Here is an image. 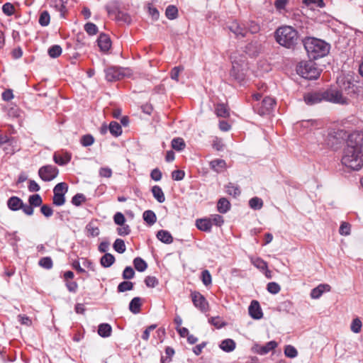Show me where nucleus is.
<instances>
[{"instance_id": "nucleus-63", "label": "nucleus", "mask_w": 363, "mask_h": 363, "mask_svg": "<svg viewBox=\"0 0 363 363\" xmlns=\"http://www.w3.org/2000/svg\"><path fill=\"white\" fill-rule=\"evenodd\" d=\"M105 9L108 15L114 14L117 10V3L112 1L106 5Z\"/></svg>"}, {"instance_id": "nucleus-50", "label": "nucleus", "mask_w": 363, "mask_h": 363, "mask_svg": "<svg viewBox=\"0 0 363 363\" xmlns=\"http://www.w3.org/2000/svg\"><path fill=\"white\" fill-rule=\"evenodd\" d=\"M267 291L272 294H278L280 290H281V287L280 286L276 283V282H269L268 284H267Z\"/></svg>"}, {"instance_id": "nucleus-7", "label": "nucleus", "mask_w": 363, "mask_h": 363, "mask_svg": "<svg viewBox=\"0 0 363 363\" xmlns=\"http://www.w3.org/2000/svg\"><path fill=\"white\" fill-rule=\"evenodd\" d=\"M68 186L65 182L58 183L53 189V204L61 206L65 203V194L67 192Z\"/></svg>"}, {"instance_id": "nucleus-16", "label": "nucleus", "mask_w": 363, "mask_h": 363, "mask_svg": "<svg viewBox=\"0 0 363 363\" xmlns=\"http://www.w3.org/2000/svg\"><path fill=\"white\" fill-rule=\"evenodd\" d=\"M261 50V44L257 39L251 40L246 46L245 52L251 56H255Z\"/></svg>"}, {"instance_id": "nucleus-45", "label": "nucleus", "mask_w": 363, "mask_h": 363, "mask_svg": "<svg viewBox=\"0 0 363 363\" xmlns=\"http://www.w3.org/2000/svg\"><path fill=\"white\" fill-rule=\"evenodd\" d=\"M39 265L46 269H50L52 267V260L49 257H43L39 260Z\"/></svg>"}, {"instance_id": "nucleus-52", "label": "nucleus", "mask_w": 363, "mask_h": 363, "mask_svg": "<svg viewBox=\"0 0 363 363\" xmlns=\"http://www.w3.org/2000/svg\"><path fill=\"white\" fill-rule=\"evenodd\" d=\"M209 220H212V225H215L216 226H221L223 223H224V220H223V216L218 215V214H214V215H212L211 218H208Z\"/></svg>"}, {"instance_id": "nucleus-5", "label": "nucleus", "mask_w": 363, "mask_h": 363, "mask_svg": "<svg viewBox=\"0 0 363 363\" xmlns=\"http://www.w3.org/2000/svg\"><path fill=\"white\" fill-rule=\"evenodd\" d=\"M105 72L106 79L110 82L121 80L133 75V71L128 67H111Z\"/></svg>"}, {"instance_id": "nucleus-8", "label": "nucleus", "mask_w": 363, "mask_h": 363, "mask_svg": "<svg viewBox=\"0 0 363 363\" xmlns=\"http://www.w3.org/2000/svg\"><path fill=\"white\" fill-rule=\"evenodd\" d=\"M59 174L58 169L53 165H45L38 170L40 178L44 182H50L55 179Z\"/></svg>"}, {"instance_id": "nucleus-39", "label": "nucleus", "mask_w": 363, "mask_h": 363, "mask_svg": "<svg viewBox=\"0 0 363 363\" xmlns=\"http://www.w3.org/2000/svg\"><path fill=\"white\" fill-rule=\"evenodd\" d=\"M226 192L229 195L233 196L234 197H236L240 194V190L239 187L232 183H230L226 186Z\"/></svg>"}, {"instance_id": "nucleus-4", "label": "nucleus", "mask_w": 363, "mask_h": 363, "mask_svg": "<svg viewBox=\"0 0 363 363\" xmlns=\"http://www.w3.org/2000/svg\"><path fill=\"white\" fill-rule=\"evenodd\" d=\"M296 71L299 75L308 79H315L320 74L315 64L311 61L299 63Z\"/></svg>"}, {"instance_id": "nucleus-20", "label": "nucleus", "mask_w": 363, "mask_h": 363, "mask_svg": "<svg viewBox=\"0 0 363 363\" xmlns=\"http://www.w3.org/2000/svg\"><path fill=\"white\" fill-rule=\"evenodd\" d=\"M98 45L101 51H108L111 46L110 38L106 34H101L98 38Z\"/></svg>"}, {"instance_id": "nucleus-57", "label": "nucleus", "mask_w": 363, "mask_h": 363, "mask_svg": "<svg viewBox=\"0 0 363 363\" xmlns=\"http://www.w3.org/2000/svg\"><path fill=\"white\" fill-rule=\"evenodd\" d=\"M135 272L131 267H126L123 272V278L124 279H130L134 277Z\"/></svg>"}, {"instance_id": "nucleus-42", "label": "nucleus", "mask_w": 363, "mask_h": 363, "mask_svg": "<svg viewBox=\"0 0 363 363\" xmlns=\"http://www.w3.org/2000/svg\"><path fill=\"white\" fill-rule=\"evenodd\" d=\"M50 21V16L47 11H43L40 13L38 22L42 26H47Z\"/></svg>"}, {"instance_id": "nucleus-15", "label": "nucleus", "mask_w": 363, "mask_h": 363, "mask_svg": "<svg viewBox=\"0 0 363 363\" xmlns=\"http://www.w3.org/2000/svg\"><path fill=\"white\" fill-rule=\"evenodd\" d=\"M250 315L256 320H259L262 318L263 313L260 307V305L257 301H252L248 308Z\"/></svg>"}, {"instance_id": "nucleus-49", "label": "nucleus", "mask_w": 363, "mask_h": 363, "mask_svg": "<svg viewBox=\"0 0 363 363\" xmlns=\"http://www.w3.org/2000/svg\"><path fill=\"white\" fill-rule=\"evenodd\" d=\"M201 280L205 286H209L211 284L212 278L208 270H203L201 273Z\"/></svg>"}, {"instance_id": "nucleus-27", "label": "nucleus", "mask_w": 363, "mask_h": 363, "mask_svg": "<svg viewBox=\"0 0 363 363\" xmlns=\"http://www.w3.org/2000/svg\"><path fill=\"white\" fill-rule=\"evenodd\" d=\"M152 193L155 199L159 203H163L165 201L164 194L162 190V189L159 186H154L152 188Z\"/></svg>"}, {"instance_id": "nucleus-36", "label": "nucleus", "mask_w": 363, "mask_h": 363, "mask_svg": "<svg viewBox=\"0 0 363 363\" xmlns=\"http://www.w3.org/2000/svg\"><path fill=\"white\" fill-rule=\"evenodd\" d=\"M133 264L135 269L138 272H144L147 267L146 262L140 257L135 258L133 260Z\"/></svg>"}, {"instance_id": "nucleus-28", "label": "nucleus", "mask_w": 363, "mask_h": 363, "mask_svg": "<svg viewBox=\"0 0 363 363\" xmlns=\"http://www.w3.org/2000/svg\"><path fill=\"white\" fill-rule=\"evenodd\" d=\"M230 202L225 198L219 199L217 204L218 211L221 213H227L230 209Z\"/></svg>"}, {"instance_id": "nucleus-33", "label": "nucleus", "mask_w": 363, "mask_h": 363, "mask_svg": "<svg viewBox=\"0 0 363 363\" xmlns=\"http://www.w3.org/2000/svg\"><path fill=\"white\" fill-rule=\"evenodd\" d=\"M251 263L257 269L264 270L267 269V263L259 257H250Z\"/></svg>"}, {"instance_id": "nucleus-31", "label": "nucleus", "mask_w": 363, "mask_h": 363, "mask_svg": "<svg viewBox=\"0 0 363 363\" xmlns=\"http://www.w3.org/2000/svg\"><path fill=\"white\" fill-rule=\"evenodd\" d=\"M108 130L110 133L115 137H118L122 133V128L121 125L116 121H112L110 123Z\"/></svg>"}, {"instance_id": "nucleus-25", "label": "nucleus", "mask_w": 363, "mask_h": 363, "mask_svg": "<svg viewBox=\"0 0 363 363\" xmlns=\"http://www.w3.org/2000/svg\"><path fill=\"white\" fill-rule=\"evenodd\" d=\"M112 333V328L108 323H101L99 325L98 334L102 337H110Z\"/></svg>"}, {"instance_id": "nucleus-62", "label": "nucleus", "mask_w": 363, "mask_h": 363, "mask_svg": "<svg viewBox=\"0 0 363 363\" xmlns=\"http://www.w3.org/2000/svg\"><path fill=\"white\" fill-rule=\"evenodd\" d=\"M113 220L116 224L123 225L125 222V218L122 213L118 212L114 215Z\"/></svg>"}, {"instance_id": "nucleus-40", "label": "nucleus", "mask_w": 363, "mask_h": 363, "mask_svg": "<svg viewBox=\"0 0 363 363\" xmlns=\"http://www.w3.org/2000/svg\"><path fill=\"white\" fill-rule=\"evenodd\" d=\"M62 48L58 45H55L48 49V55L52 58L58 57L62 54Z\"/></svg>"}, {"instance_id": "nucleus-11", "label": "nucleus", "mask_w": 363, "mask_h": 363, "mask_svg": "<svg viewBox=\"0 0 363 363\" xmlns=\"http://www.w3.org/2000/svg\"><path fill=\"white\" fill-rule=\"evenodd\" d=\"M304 101L308 105H314L325 101L324 91L310 92L304 96Z\"/></svg>"}, {"instance_id": "nucleus-34", "label": "nucleus", "mask_w": 363, "mask_h": 363, "mask_svg": "<svg viewBox=\"0 0 363 363\" xmlns=\"http://www.w3.org/2000/svg\"><path fill=\"white\" fill-rule=\"evenodd\" d=\"M165 15L169 20H174L177 18L178 16V9L175 6L169 5L167 7L165 11Z\"/></svg>"}, {"instance_id": "nucleus-46", "label": "nucleus", "mask_w": 363, "mask_h": 363, "mask_svg": "<svg viewBox=\"0 0 363 363\" xmlns=\"http://www.w3.org/2000/svg\"><path fill=\"white\" fill-rule=\"evenodd\" d=\"M114 250L118 253H123L125 251V245L123 240L116 239L113 243Z\"/></svg>"}, {"instance_id": "nucleus-53", "label": "nucleus", "mask_w": 363, "mask_h": 363, "mask_svg": "<svg viewBox=\"0 0 363 363\" xmlns=\"http://www.w3.org/2000/svg\"><path fill=\"white\" fill-rule=\"evenodd\" d=\"M14 6L11 3H6L2 6V11L8 16H12L14 13Z\"/></svg>"}, {"instance_id": "nucleus-23", "label": "nucleus", "mask_w": 363, "mask_h": 363, "mask_svg": "<svg viewBox=\"0 0 363 363\" xmlns=\"http://www.w3.org/2000/svg\"><path fill=\"white\" fill-rule=\"evenodd\" d=\"M23 201L17 196H11L7 201V205L11 211H18L21 209L23 205Z\"/></svg>"}, {"instance_id": "nucleus-18", "label": "nucleus", "mask_w": 363, "mask_h": 363, "mask_svg": "<svg viewBox=\"0 0 363 363\" xmlns=\"http://www.w3.org/2000/svg\"><path fill=\"white\" fill-rule=\"evenodd\" d=\"M71 154L64 152L62 154L55 152L53 155L54 162L59 165H65L71 160Z\"/></svg>"}, {"instance_id": "nucleus-22", "label": "nucleus", "mask_w": 363, "mask_h": 363, "mask_svg": "<svg viewBox=\"0 0 363 363\" xmlns=\"http://www.w3.org/2000/svg\"><path fill=\"white\" fill-rule=\"evenodd\" d=\"M236 347L235 342L232 339H225L219 345V347L225 352H233Z\"/></svg>"}, {"instance_id": "nucleus-13", "label": "nucleus", "mask_w": 363, "mask_h": 363, "mask_svg": "<svg viewBox=\"0 0 363 363\" xmlns=\"http://www.w3.org/2000/svg\"><path fill=\"white\" fill-rule=\"evenodd\" d=\"M277 347L276 341L272 340L268 342L265 345H255L252 350L255 352L264 355L274 350Z\"/></svg>"}, {"instance_id": "nucleus-2", "label": "nucleus", "mask_w": 363, "mask_h": 363, "mask_svg": "<svg viewBox=\"0 0 363 363\" xmlns=\"http://www.w3.org/2000/svg\"><path fill=\"white\" fill-rule=\"evenodd\" d=\"M274 38L278 44L289 49L293 48L296 45L298 34L292 26H284L276 30Z\"/></svg>"}, {"instance_id": "nucleus-1", "label": "nucleus", "mask_w": 363, "mask_h": 363, "mask_svg": "<svg viewBox=\"0 0 363 363\" xmlns=\"http://www.w3.org/2000/svg\"><path fill=\"white\" fill-rule=\"evenodd\" d=\"M341 162L346 167L358 171L363 167V133H351L343 150Z\"/></svg>"}, {"instance_id": "nucleus-51", "label": "nucleus", "mask_w": 363, "mask_h": 363, "mask_svg": "<svg viewBox=\"0 0 363 363\" xmlns=\"http://www.w3.org/2000/svg\"><path fill=\"white\" fill-rule=\"evenodd\" d=\"M284 354L288 357L294 358L297 356L298 352L294 347L291 345H287L284 349Z\"/></svg>"}, {"instance_id": "nucleus-61", "label": "nucleus", "mask_w": 363, "mask_h": 363, "mask_svg": "<svg viewBox=\"0 0 363 363\" xmlns=\"http://www.w3.org/2000/svg\"><path fill=\"white\" fill-rule=\"evenodd\" d=\"M184 70L183 67H174L171 71V78L177 82L179 81V73Z\"/></svg>"}, {"instance_id": "nucleus-60", "label": "nucleus", "mask_w": 363, "mask_h": 363, "mask_svg": "<svg viewBox=\"0 0 363 363\" xmlns=\"http://www.w3.org/2000/svg\"><path fill=\"white\" fill-rule=\"evenodd\" d=\"M209 323L217 328H220L225 325V323L220 317H213L209 320Z\"/></svg>"}, {"instance_id": "nucleus-26", "label": "nucleus", "mask_w": 363, "mask_h": 363, "mask_svg": "<svg viewBox=\"0 0 363 363\" xmlns=\"http://www.w3.org/2000/svg\"><path fill=\"white\" fill-rule=\"evenodd\" d=\"M140 307L141 299L139 297L133 298L129 304V310L134 314H137L140 312Z\"/></svg>"}, {"instance_id": "nucleus-48", "label": "nucleus", "mask_w": 363, "mask_h": 363, "mask_svg": "<svg viewBox=\"0 0 363 363\" xmlns=\"http://www.w3.org/2000/svg\"><path fill=\"white\" fill-rule=\"evenodd\" d=\"M94 143V138L91 135H83L81 138V144L84 147H89Z\"/></svg>"}, {"instance_id": "nucleus-12", "label": "nucleus", "mask_w": 363, "mask_h": 363, "mask_svg": "<svg viewBox=\"0 0 363 363\" xmlns=\"http://www.w3.org/2000/svg\"><path fill=\"white\" fill-rule=\"evenodd\" d=\"M276 101L272 97H265L259 108L258 113L260 115L269 113L274 107Z\"/></svg>"}, {"instance_id": "nucleus-32", "label": "nucleus", "mask_w": 363, "mask_h": 363, "mask_svg": "<svg viewBox=\"0 0 363 363\" xmlns=\"http://www.w3.org/2000/svg\"><path fill=\"white\" fill-rule=\"evenodd\" d=\"M216 113L218 117L227 118L229 116V110L223 104H219L216 107Z\"/></svg>"}, {"instance_id": "nucleus-6", "label": "nucleus", "mask_w": 363, "mask_h": 363, "mask_svg": "<svg viewBox=\"0 0 363 363\" xmlns=\"http://www.w3.org/2000/svg\"><path fill=\"white\" fill-rule=\"evenodd\" d=\"M247 71V64L245 60L232 61V69L230 76L238 82H240L245 79Z\"/></svg>"}, {"instance_id": "nucleus-37", "label": "nucleus", "mask_w": 363, "mask_h": 363, "mask_svg": "<svg viewBox=\"0 0 363 363\" xmlns=\"http://www.w3.org/2000/svg\"><path fill=\"white\" fill-rule=\"evenodd\" d=\"M249 206L254 210H259L263 206V201L259 197H253L250 199Z\"/></svg>"}, {"instance_id": "nucleus-59", "label": "nucleus", "mask_w": 363, "mask_h": 363, "mask_svg": "<svg viewBox=\"0 0 363 363\" xmlns=\"http://www.w3.org/2000/svg\"><path fill=\"white\" fill-rule=\"evenodd\" d=\"M340 234L342 235H348L350 234V225L343 222L339 229Z\"/></svg>"}, {"instance_id": "nucleus-9", "label": "nucleus", "mask_w": 363, "mask_h": 363, "mask_svg": "<svg viewBox=\"0 0 363 363\" xmlns=\"http://www.w3.org/2000/svg\"><path fill=\"white\" fill-rule=\"evenodd\" d=\"M325 92V101L335 103V104H347V99L345 98L342 93L338 90H327Z\"/></svg>"}, {"instance_id": "nucleus-58", "label": "nucleus", "mask_w": 363, "mask_h": 363, "mask_svg": "<svg viewBox=\"0 0 363 363\" xmlns=\"http://www.w3.org/2000/svg\"><path fill=\"white\" fill-rule=\"evenodd\" d=\"M362 328V322L359 319L356 318L353 320L351 324V330L352 332L355 333H358L360 332Z\"/></svg>"}, {"instance_id": "nucleus-64", "label": "nucleus", "mask_w": 363, "mask_h": 363, "mask_svg": "<svg viewBox=\"0 0 363 363\" xmlns=\"http://www.w3.org/2000/svg\"><path fill=\"white\" fill-rule=\"evenodd\" d=\"M184 172L182 170H174L172 172V177L175 181H181L184 177Z\"/></svg>"}, {"instance_id": "nucleus-55", "label": "nucleus", "mask_w": 363, "mask_h": 363, "mask_svg": "<svg viewBox=\"0 0 363 363\" xmlns=\"http://www.w3.org/2000/svg\"><path fill=\"white\" fill-rule=\"evenodd\" d=\"M145 283L147 287L154 288L158 284V280L155 277L148 276L145 278Z\"/></svg>"}, {"instance_id": "nucleus-10", "label": "nucleus", "mask_w": 363, "mask_h": 363, "mask_svg": "<svg viewBox=\"0 0 363 363\" xmlns=\"http://www.w3.org/2000/svg\"><path fill=\"white\" fill-rule=\"evenodd\" d=\"M191 298L195 307L198 308L203 312H206L208 310V303L205 297L199 292H192Z\"/></svg>"}, {"instance_id": "nucleus-24", "label": "nucleus", "mask_w": 363, "mask_h": 363, "mask_svg": "<svg viewBox=\"0 0 363 363\" xmlns=\"http://www.w3.org/2000/svg\"><path fill=\"white\" fill-rule=\"evenodd\" d=\"M157 238L159 240L165 244H170L173 242V238L170 233L167 230H159L157 233Z\"/></svg>"}, {"instance_id": "nucleus-47", "label": "nucleus", "mask_w": 363, "mask_h": 363, "mask_svg": "<svg viewBox=\"0 0 363 363\" xmlns=\"http://www.w3.org/2000/svg\"><path fill=\"white\" fill-rule=\"evenodd\" d=\"M84 30L90 35H96L98 33V28L93 23H86L84 25Z\"/></svg>"}, {"instance_id": "nucleus-44", "label": "nucleus", "mask_w": 363, "mask_h": 363, "mask_svg": "<svg viewBox=\"0 0 363 363\" xmlns=\"http://www.w3.org/2000/svg\"><path fill=\"white\" fill-rule=\"evenodd\" d=\"M5 111L9 117L17 118L20 116V110L16 106L11 105L5 108Z\"/></svg>"}, {"instance_id": "nucleus-41", "label": "nucleus", "mask_w": 363, "mask_h": 363, "mask_svg": "<svg viewBox=\"0 0 363 363\" xmlns=\"http://www.w3.org/2000/svg\"><path fill=\"white\" fill-rule=\"evenodd\" d=\"M133 283L128 281H124L120 283L118 286V291L120 293L130 291L133 289Z\"/></svg>"}, {"instance_id": "nucleus-38", "label": "nucleus", "mask_w": 363, "mask_h": 363, "mask_svg": "<svg viewBox=\"0 0 363 363\" xmlns=\"http://www.w3.org/2000/svg\"><path fill=\"white\" fill-rule=\"evenodd\" d=\"M185 143L181 138H174L172 140V147L175 150L181 151L185 147Z\"/></svg>"}, {"instance_id": "nucleus-35", "label": "nucleus", "mask_w": 363, "mask_h": 363, "mask_svg": "<svg viewBox=\"0 0 363 363\" xmlns=\"http://www.w3.org/2000/svg\"><path fill=\"white\" fill-rule=\"evenodd\" d=\"M211 167L217 172H221L225 166V162L223 160H215L210 162Z\"/></svg>"}, {"instance_id": "nucleus-56", "label": "nucleus", "mask_w": 363, "mask_h": 363, "mask_svg": "<svg viewBox=\"0 0 363 363\" xmlns=\"http://www.w3.org/2000/svg\"><path fill=\"white\" fill-rule=\"evenodd\" d=\"M303 3L306 6L315 5L319 8L325 7L323 0H303Z\"/></svg>"}, {"instance_id": "nucleus-21", "label": "nucleus", "mask_w": 363, "mask_h": 363, "mask_svg": "<svg viewBox=\"0 0 363 363\" xmlns=\"http://www.w3.org/2000/svg\"><path fill=\"white\" fill-rule=\"evenodd\" d=\"M338 83L340 84V87L347 94L354 92V85L349 79L342 78L338 79Z\"/></svg>"}, {"instance_id": "nucleus-29", "label": "nucleus", "mask_w": 363, "mask_h": 363, "mask_svg": "<svg viewBox=\"0 0 363 363\" xmlns=\"http://www.w3.org/2000/svg\"><path fill=\"white\" fill-rule=\"evenodd\" d=\"M115 262V257L113 255L110 253H106L101 258V264L104 267H111Z\"/></svg>"}, {"instance_id": "nucleus-17", "label": "nucleus", "mask_w": 363, "mask_h": 363, "mask_svg": "<svg viewBox=\"0 0 363 363\" xmlns=\"http://www.w3.org/2000/svg\"><path fill=\"white\" fill-rule=\"evenodd\" d=\"M196 228L204 232H211L212 228V220L208 218H199L196 220Z\"/></svg>"}, {"instance_id": "nucleus-14", "label": "nucleus", "mask_w": 363, "mask_h": 363, "mask_svg": "<svg viewBox=\"0 0 363 363\" xmlns=\"http://www.w3.org/2000/svg\"><path fill=\"white\" fill-rule=\"evenodd\" d=\"M229 30L233 33L237 38H242L246 36L248 30L237 21H233L228 26Z\"/></svg>"}, {"instance_id": "nucleus-43", "label": "nucleus", "mask_w": 363, "mask_h": 363, "mask_svg": "<svg viewBox=\"0 0 363 363\" xmlns=\"http://www.w3.org/2000/svg\"><path fill=\"white\" fill-rule=\"evenodd\" d=\"M28 202L30 206L38 207L41 206L43 200L39 194H33L29 196Z\"/></svg>"}, {"instance_id": "nucleus-3", "label": "nucleus", "mask_w": 363, "mask_h": 363, "mask_svg": "<svg viewBox=\"0 0 363 363\" xmlns=\"http://www.w3.org/2000/svg\"><path fill=\"white\" fill-rule=\"evenodd\" d=\"M303 45L309 58L312 60L323 57L329 52L328 44L318 38H307L304 40Z\"/></svg>"}, {"instance_id": "nucleus-19", "label": "nucleus", "mask_w": 363, "mask_h": 363, "mask_svg": "<svg viewBox=\"0 0 363 363\" xmlns=\"http://www.w3.org/2000/svg\"><path fill=\"white\" fill-rule=\"evenodd\" d=\"M330 286L328 284H319L311 290V297L313 299L319 298L325 291H330Z\"/></svg>"}, {"instance_id": "nucleus-54", "label": "nucleus", "mask_w": 363, "mask_h": 363, "mask_svg": "<svg viewBox=\"0 0 363 363\" xmlns=\"http://www.w3.org/2000/svg\"><path fill=\"white\" fill-rule=\"evenodd\" d=\"M85 201V196L82 194H77L72 199V203L76 206H80Z\"/></svg>"}, {"instance_id": "nucleus-30", "label": "nucleus", "mask_w": 363, "mask_h": 363, "mask_svg": "<svg viewBox=\"0 0 363 363\" xmlns=\"http://www.w3.org/2000/svg\"><path fill=\"white\" fill-rule=\"evenodd\" d=\"M144 220L149 225H152L155 223L157 217L155 213L150 210L145 211L143 215Z\"/></svg>"}]
</instances>
